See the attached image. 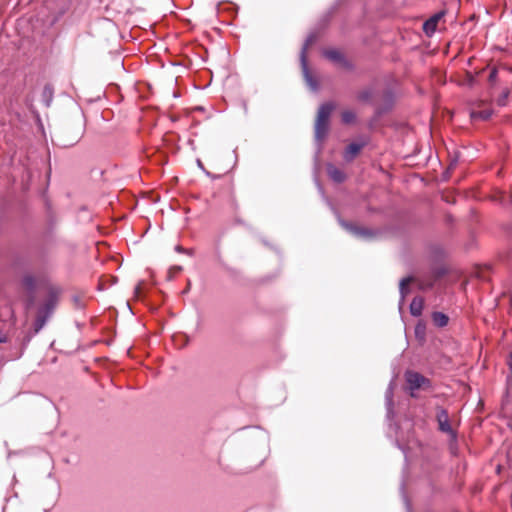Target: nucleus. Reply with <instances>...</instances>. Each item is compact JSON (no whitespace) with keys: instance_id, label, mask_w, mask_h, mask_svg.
<instances>
[{"instance_id":"nucleus-5","label":"nucleus","mask_w":512,"mask_h":512,"mask_svg":"<svg viewBox=\"0 0 512 512\" xmlns=\"http://www.w3.org/2000/svg\"><path fill=\"white\" fill-rule=\"evenodd\" d=\"M338 222L347 232L357 238L369 240L376 235V231L365 227H359L351 222L343 220L340 216H338Z\"/></svg>"},{"instance_id":"nucleus-17","label":"nucleus","mask_w":512,"mask_h":512,"mask_svg":"<svg viewBox=\"0 0 512 512\" xmlns=\"http://www.w3.org/2000/svg\"><path fill=\"white\" fill-rule=\"evenodd\" d=\"M432 320L437 327H445L448 324L449 318L443 312L436 311L432 313Z\"/></svg>"},{"instance_id":"nucleus-27","label":"nucleus","mask_w":512,"mask_h":512,"mask_svg":"<svg viewBox=\"0 0 512 512\" xmlns=\"http://www.w3.org/2000/svg\"><path fill=\"white\" fill-rule=\"evenodd\" d=\"M424 329H425V327H424V326H422V325L418 324V325L416 326V328H415V333H416V335H419L420 333H424Z\"/></svg>"},{"instance_id":"nucleus-29","label":"nucleus","mask_w":512,"mask_h":512,"mask_svg":"<svg viewBox=\"0 0 512 512\" xmlns=\"http://www.w3.org/2000/svg\"><path fill=\"white\" fill-rule=\"evenodd\" d=\"M140 290H141L140 285L136 286V288H135V293H136L137 295H139V294H140Z\"/></svg>"},{"instance_id":"nucleus-23","label":"nucleus","mask_w":512,"mask_h":512,"mask_svg":"<svg viewBox=\"0 0 512 512\" xmlns=\"http://www.w3.org/2000/svg\"><path fill=\"white\" fill-rule=\"evenodd\" d=\"M497 75H498V71L496 68H493L490 73H489V77H488V80L493 83L496 81L497 79Z\"/></svg>"},{"instance_id":"nucleus-7","label":"nucleus","mask_w":512,"mask_h":512,"mask_svg":"<svg viewBox=\"0 0 512 512\" xmlns=\"http://www.w3.org/2000/svg\"><path fill=\"white\" fill-rule=\"evenodd\" d=\"M393 390H394V381L391 380L386 392H385V404H386V417L388 421L391 423L394 418V410H393Z\"/></svg>"},{"instance_id":"nucleus-22","label":"nucleus","mask_w":512,"mask_h":512,"mask_svg":"<svg viewBox=\"0 0 512 512\" xmlns=\"http://www.w3.org/2000/svg\"><path fill=\"white\" fill-rule=\"evenodd\" d=\"M400 490H401L404 505L406 507V512H412L411 504H410L409 499L404 491V483L401 484Z\"/></svg>"},{"instance_id":"nucleus-26","label":"nucleus","mask_w":512,"mask_h":512,"mask_svg":"<svg viewBox=\"0 0 512 512\" xmlns=\"http://www.w3.org/2000/svg\"><path fill=\"white\" fill-rule=\"evenodd\" d=\"M8 341V336L6 333L0 331V343H6Z\"/></svg>"},{"instance_id":"nucleus-31","label":"nucleus","mask_w":512,"mask_h":512,"mask_svg":"<svg viewBox=\"0 0 512 512\" xmlns=\"http://www.w3.org/2000/svg\"><path fill=\"white\" fill-rule=\"evenodd\" d=\"M197 164H198V167H200L201 169H203V164L200 160H197Z\"/></svg>"},{"instance_id":"nucleus-10","label":"nucleus","mask_w":512,"mask_h":512,"mask_svg":"<svg viewBox=\"0 0 512 512\" xmlns=\"http://www.w3.org/2000/svg\"><path fill=\"white\" fill-rule=\"evenodd\" d=\"M364 143H351L349 144L343 154V158L347 162H351L357 154L361 151V149L364 147Z\"/></svg>"},{"instance_id":"nucleus-3","label":"nucleus","mask_w":512,"mask_h":512,"mask_svg":"<svg viewBox=\"0 0 512 512\" xmlns=\"http://www.w3.org/2000/svg\"><path fill=\"white\" fill-rule=\"evenodd\" d=\"M315 40H316V36L314 34L308 35L303 46H302L301 53H300V63H301L303 77L306 82V85L309 87V89L312 92H317L319 90V83H318L317 79L311 74V72L308 68L306 50L312 43L315 42Z\"/></svg>"},{"instance_id":"nucleus-28","label":"nucleus","mask_w":512,"mask_h":512,"mask_svg":"<svg viewBox=\"0 0 512 512\" xmlns=\"http://www.w3.org/2000/svg\"><path fill=\"white\" fill-rule=\"evenodd\" d=\"M175 251L179 252V253H189L187 250H185L182 246L180 245H177L175 247Z\"/></svg>"},{"instance_id":"nucleus-32","label":"nucleus","mask_w":512,"mask_h":512,"mask_svg":"<svg viewBox=\"0 0 512 512\" xmlns=\"http://www.w3.org/2000/svg\"><path fill=\"white\" fill-rule=\"evenodd\" d=\"M173 270H175L176 272H179L181 270V267L180 266H175V267H173Z\"/></svg>"},{"instance_id":"nucleus-21","label":"nucleus","mask_w":512,"mask_h":512,"mask_svg":"<svg viewBox=\"0 0 512 512\" xmlns=\"http://www.w3.org/2000/svg\"><path fill=\"white\" fill-rule=\"evenodd\" d=\"M36 301V292L27 293V297L25 299V308L26 310H29L32 308Z\"/></svg>"},{"instance_id":"nucleus-24","label":"nucleus","mask_w":512,"mask_h":512,"mask_svg":"<svg viewBox=\"0 0 512 512\" xmlns=\"http://www.w3.org/2000/svg\"><path fill=\"white\" fill-rule=\"evenodd\" d=\"M508 94H509V92H508V91H506V92H505V93H503V95L498 99V104H499V105H501V106L505 105V101H506V99H507V97H508Z\"/></svg>"},{"instance_id":"nucleus-15","label":"nucleus","mask_w":512,"mask_h":512,"mask_svg":"<svg viewBox=\"0 0 512 512\" xmlns=\"http://www.w3.org/2000/svg\"><path fill=\"white\" fill-rule=\"evenodd\" d=\"M54 90L52 85L46 84L42 91V101L46 107H49L53 101Z\"/></svg>"},{"instance_id":"nucleus-20","label":"nucleus","mask_w":512,"mask_h":512,"mask_svg":"<svg viewBox=\"0 0 512 512\" xmlns=\"http://www.w3.org/2000/svg\"><path fill=\"white\" fill-rule=\"evenodd\" d=\"M492 115V112L490 110H484V111H480V112H472L471 113V117L472 118H479V119H482V120H487L491 117Z\"/></svg>"},{"instance_id":"nucleus-13","label":"nucleus","mask_w":512,"mask_h":512,"mask_svg":"<svg viewBox=\"0 0 512 512\" xmlns=\"http://www.w3.org/2000/svg\"><path fill=\"white\" fill-rule=\"evenodd\" d=\"M383 96H384L385 105L383 107L379 106L376 108V114L378 116H381L382 114L389 111L393 105V94L391 91H389V90L385 91Z\"/></svg>"},{"instance_id":"nucleus-33","label":"nucleus","mask_w":512,"mask_h":512,"mask_svg":"<svg viewBox=\"0 0 512 512\" xmlns=\"http://www.w3.org/2000/svg\"><path fill=\"white\" fill-rule=\"evenodd\" d=\"M317 186H318L319 191H320L321 193H323V189H322L321 185H320L319 183H317Z\"/></svg>"},{"instance_id":"nucleus-16","label":"nucleus","mask_w":512,"mask_h":512,"mask_svg":"<svg viewBox=\"0 0 512 512\" xmlns=\"http://www.w3.org/2000/svg\"><path fill=\"white\" fill-rule=\"evenodd\" d=\"M324 56L335 62V63H341L342 61H344V55L337 49H327L323 52Z\"/></svg>"},{"instance_id":"nucleus-2","label":"nucleus","mask_w":512,"mask_h":512,"mask_svg":"<svg viewBox=\"0 0 512 512\" xmlns=\"http://www.w3.org/2000/svg\"><path fill=\"white\" fill-rule=\"evenodd\" d=\"M334 107L335 105L333 102H326L323 103L318 109L315 122V140L318 143V150L321 149L322 141L325 139L328 133L329 118Z\"/></svg>"},{"instance_id":"nucleus-1","label":"nucleus","mask_w":512,"mask_h":512,"mask_svg":"<svg viewBox=\"0 0 512 512\" xmlns=\"http://www.w3.org/2000/svg\"><path fill=\"white\" fill-rule=\"evenodd\" d=\"M58 302V291L50 288L44 303L37 310L36 319L33 323L34 334L39 333L52 316Z\"/></svg>"},{"instance_id":"nucleus-8","label":"nucleus","mask_w":512,"mask_h":512,"mask_svg":"<svg viewBox=\"0 0 512 512\" xmlns=\"http://www.w3.org/2000/svg\"><path fill=\"white\" fill-rule=\"evenodd\" d=\"M20 286L26 293L36 292L37 279L31 273H24L20 278Z\"/></svg>"},{"instance_id":"nucleus-12","label":"nucleus","mask_w":512,"mask_h":512,"mask_svg":"<svg viewBox=\"0 0 512 512\" xmlns=\"http://www.w3.org/2000/svg\"><path fill=\"white\" fill-rule=\"evenodd\" d=\"M327 174L336 183H342L346 179L345 173L333 164H327Z\"/></svg>"},{"instance_id":"nucleus-18","label":"nucleus","mask_w":512,"mask_h":512,"mask_svg":"<svg viewBox=\"0 0 512 512\" xmlns=\"http://www.w3.org/2000/svg\"><path fill=\"white\" fill-rule=\"evenodd\" d=\"M341 120L344 124H351L356 120V114L351 110H345L341 114Z\"/></svg>"},{"instance_id":"nucleus-6","label":"nucleus","mask_w":512,"mask_h":512,"mask_svg":"<svg viewBox=\"0 0 512 512\" xmlns=\"http://www.w3.org/2000/svg\"><path fill=\"white\" fill-rule=\"evenodd\" d=\"M435 419L437 421L439 431L448 434L452 439H456L457 434L452 429L448 411L445 408L442 406L436 407Z\"/></svg>"},{"instance_id":"nucleus-9","label":"nucleus","mask_w":512,"mask_h":512,"mask_svg":"<svg viewBox=\"0 0 512 512\" xmlns=\"http://www.w3.org/2000/svg\"><path fill=\"white\" fill-rule=\"evenodd\" d=\"M443 15L444 12L436 13L424 22L423 30L427 35H432L436 31L437 24Z\"/></svg>"},{"instance_id":"nucleus-19","label":"nucleus","mask_w":512,"mask_h":512,"mask_svg":"<svg viewBox=\"0 0 512 512\" xmlns=\"http://www.w3.org/2000/svg\"><path fill=\"white\" fill-rule=\"evenodd\" d=\"M357 98L361 102H369L372 98V90L364 89V90L360 91L357 95Z\"/></svg>"},{"instance_id":"nucleus-25","label":"nucleus","mask_w":512,"mask_h":512,"mask_svg":"<svg viewBox=\"0 0 512 512\" xmlns=\"http://www.w3.org/2000/svg\"><path fill=\"white\" fill-rule=\"evenodd\" d=\"M340 64L347 69H353V64L350 61H348L345 57L344 61H342Z\"/></svg>"},{"instance_id":"nucleus-11","label":"nucleus","mask_w":512,"mask_h":512,"mask_svg":"<svg viewBox=\"0 0 512 512\" xmlns=\"http://www.w3.org/2000/svg\"><path fill=\"white\" fill-rule=\"evenodd\" d=\"M413 280H414V278L412 276H407V277L402 278L399 282V292H400L399 306H400V308L404 304L406 295L409 293L408 286H409V284H411L413 282Z\"/></svg>"},{"instance_id":"nucleus-30","label":"nucleus","mask_w":512,"mask_h":512,"mask_svg":"<svg viewBox=\"0 0 512 512\" xmlns=\"http://www.w3.org/2000/svg\"><path fill=\"white\" fill-rule=\"evenodd\" d=\"M396 444H397L398 448H399V449H401V450L405 453L404 448L399 444V442H398V441H396Z\"/></svg>"},{"instance_id":"nucleus-14","label":"nucleus","mask_w":512,"mask_h":512,"mask_svg":"<svg viewBox=\"0 0 512 512\" xmlns=\"http://www.w3.org/2000/svg\"><path fill=\"white\" fill-rule=\"evenodd\" d=\"M424 300L422 297H414L410 303V313L412 316L418 317L422 314Z\"/></svg>"},{"instance_id":"nucleus-4","label":"nucleus","mask_w":512,"mask_h":512,"mask_svg":"<svg viewBox=\"0 0 512 512\" xmlns=\"http://www.w3.org/2000/svg\"><path fill=\"white\" fill-rule=\"evenodd\" d=\"M407 389L410 391L411 396H415L416 390L430 391L432 389V382L429 378L425 377L419 372L407 370L404 374Z\"/></svg>"}]
</instances>
